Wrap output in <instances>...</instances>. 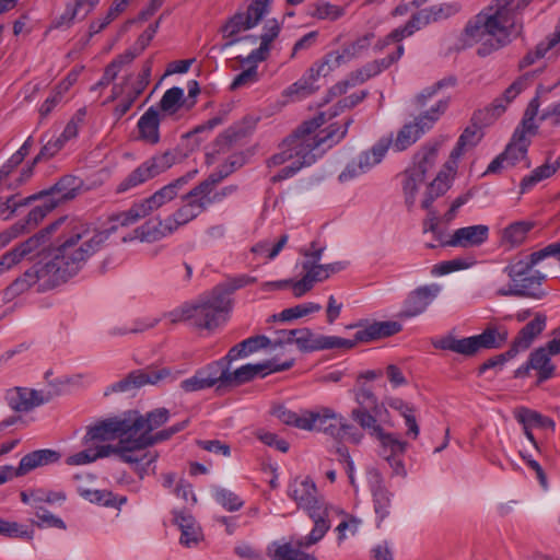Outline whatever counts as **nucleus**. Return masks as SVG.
<instances>
[{"mask_svg": "<svg viewBox=\"0 0 560 560\" xmlns=\"http://www.w3.org/2000/svg\"><path fill=\"white\" fill-rule=\"evenodd\" d=\"M273 0H252L246 9L237 10L220 27L222 37L226 39L223 48L231 47L242 40L252 43L259 42L257 48L253 49L247 56L237 57L242 66H248L247 69L238 73L231 83L232 90L249 86L259 80L257 65L267 60L276 42L280 36L282 24L275 18L265 21L259 36L249 35L241 37L240 34L256 27L261 20L269 13Z\"/></svg>", "mask_w": 560, "mask_h": 560, "instance_id": "nucleus-1", "label": "nucleus"}, {"mask_svg": "<svg viewBox=\"0 0 560 560\" xmlns=\"http://www.w3.org/2000/svg\"><path fill=\"white\" fill-rule=\"evenodd\" d=\"M324 122L325 117L319 114L305 121L293 136L282 142L279 151L268 160V166L287 165L272 176V182L288 179L303 167L314 164L327 150L346 137L351 120H347L343 126L330 125L320 129Z\"/></svg>", "mask_w": 560, "mask_h": 560, "instance_id": "nucleus-2", "label": "nucleus"}, {"mask_svg": "<svg viewBox=\"0 0 560 560\" xmlns=\"http://www.w3.org/2000/svg\"><path fill=\"white\" fill-rule=\"evenodd\" d=\"M528 0H493L469 20L462 33L464 48L476 47L479 57H487L504 48L521 33L516 13Z\"/></svg>", "mask_w": 560, "mask_h": 560, "instance_id": "nucleus-3", "label": "nucleus"}, {"mask_svg": "<svg viewBox=\"0 0 560 560\" xmlns=\"http://www.w3.org/2000/svg\"><path fill=\"white\" fill-rule=\"evenodd\" d=\"M107 237L106 231H101L91 224L79 223L62 236L55 254L68 273L74 277L86 261L101 249Z\"/></svg>", "mask_w": 560, "mask_h": 560, "instance_id": "nucleus-4", "label": "nucleus"}, {"mask_svg": "<svg viewBox=\"0 0 560 560\" xmlns=\"http://www.w3.org/2000/svg\"><path fill=\"white\" fill-rule=\"evenodd\" d=\"M197 170L170 182L155 190L152 195L135 201L128 209L122 210L112 217V231L118 228H128L135 225L140 220L158 212L160 209L173 202L185 188V186L196 176Z\"/></svg>", "mask_w": 560, "mask_h": 560, "instance_id": "nucleus-5", "label": "nucleus"}, {"mask_svg": "<svg viewBox=\"0 0 560 560\" xmlns=\"http://www.w3.org/2000/svg\"><path fill=\"white\" fill-rule=\"evenodd\" d=\"M185 425L186 422L175 424L168 431L156 433L155 436H147L139 433L126 436L121 443H117V446H110V456H118L120 460L129 464L139 477L143 479L149 474L154 472L153 464L156 460L155 452L149 451L148 446L168 439L172 434L183 430Z\"/></svg>", "mask_w": 560, "mask_h": 560, "instance_id": "nucleus-6", "label": "nucleus"}, {"mask_svg": "<svg viewBox=\"0 0 560 560\" xmlns=\"http://www.w3.org/2000/svg\"><path fill=\"white\" fill-rule=\"evenodd\" d=\"M548 257H556L560 262V241L529 255L528 262H517L504 268L511 280L509 291L503 293H518V296L540 298L539 288L545 280V275L533 268Z\"/></svg>", "mask_w": 560, "mask_h": 560, "instance_id": "nucleus-7", "label": "nucleus"}, {"mask_svg": "<svg viewBox=\"0 0 560 560\" xmlns=\"http://www.w3.org/2000/svg\"><path fill=\"white\" fill-rule=\"evenodd\" d=\"M295 345L301 352H315L330 349H352L353 343L347 338L316 334L310 328L282 329L273 339L272 351L281 353L284 360L293 357L291 346Z\"/></svg>", "mask_w": 560, "mask_h": 560, "instance_id": "nucleus-8", "label": "nucleus"}, {"mask_svg": "<svg viewBox=\"0 0 560 560\" xmlns=\"http://www.w3.org/2000/svg\"><path fill=\"white\" fill-rule=\"evenodd\" d=\"M72 278L66 267L60 262L56 254L48 261H38L26 269L8 288L9 291L19 295L32 288L37 291H46L68 281Z\"/></svg>", "mask_w": 560, "mask_h": 560, "instance_id": "nucleus-9", "label": "nucleus"}, {"mask_svg": "<svg viewBox=\"0 0 560 560\" xmlns=\"http://www.w3.org/2000/svg\"><path fill=\"white\" fill-rule=\"evenodd\" d=\"M324 247L311 245L310 250L304 253V258L296 267H301V279L292 282V294L295 298H302L308 293L316 283L330 278L331 275L345 270L348 266L346 261H336L331 264H320Z\"/></svg>", "mask_w": 560, "mask_h": 560, "instance_id": "nucleus-10", "label": "nucleus"}, {"mask_svg": "<svg viewBox=\"0 0 560 560\" xmlns=\"http://www.w3.org/2000/svg\"><path fill=\"white\" fill-rule=\"evenodd\" d=\"M539 101L537 97L533 98L524 114L521 126L514 131L511 142L508 144L501 155L506 161L508 166H514L521 162L524 167L529 168L530 162L527 159V150L530 143V137L536 133L537 125L535 117L538 113Z\"/></svg>", "mask_w": 560, "mask_h": 560, "instance_id": "nucleus-11", "label": "nucleus"}, {"mask_svg": "<svg viewBox=\"0 0 560 560\" xmlns=\"http://www.w3.org/2000/svg\"><path fill=\"white\" fill-rule=\"evenodd\" d=\"M506 340V332H500L497 329H486L482 334L456 338L454 335H445L432 341L436 349L448 350L463 355H472L481 349H491L500 347Z\"/></svg>", "mask_w": 560, "mask_h": 560, "instance_id": "nucleus-12", "label": "nucleus"}, {"mask_svg": "<svg viewBox=\"0 0 560 560\" xmlns=\"http://www.w3.org/2000/svg\"><path fill=\"white\" fill-rule=\"evenodd\" d=\"M65 219H59L40 232L32 235L24 242L16 244L10 250L0 256V276L12 270L23 260L33 259L45 248L50 233L56 231Z\"/></svg>", "mask_w": 560, "mask_h": 560, "instance_id": "nucleus-13", "label": "nucleus"}, {"mask_svg": "<svg viewBox=\"0 0 560 560\" xmlns=\"http://www.w3.org/2000/svg\"><path fill=\"white\" fill-rule=\"evenodd\" d=\"M231 306L232 301L213 289L192 303L194 325L206 329L215 328L226 320Z\"/></svg>", "mask_w": 560, "mask_h": 560, "instance_id": "nucleus-14", "label": "nucleus"}, {"mask_svg": "<svg viewBox=\"0 0 560 560\" xmlns=\"http://www.w3.org/2000/svg\"><path fill=\"white\" fill-rule=\"evenodd\" d=\"M390 144L392 136L381 138L369 150L351 160L339 174L338 180L345 184L369 173L384 160Z\"/></svg>", "mask_w": 560, "mask_h": 560, "instance_id": "nucleus-15", "label": "nucleus"}, {"mask_svg": "<svg viewBox=\"0 0 560 560\" xmlns=\"http://www.w3.org/2000/svg\"><path fill=\"white\" fill-rule=\"evenodd\" d=\"M458 10L459 7L456 3H444L418 11L412 14L411 19L404 26L397 27L389 33L386 37L385 44H388L389 42L400 43L404 38L411 36L415 32L428 25L430 22L448 18L455 14Z\"/></svg>", "mask_w": 560, "mask_h": 560, "instance_id": "nucleus-16", "label": "nucleus"}, {"mask_svg": "<svg viewBox=\"0 0 560 560\" xmlns=\"http://www.w3.org/2000/svg\"><path fill=\"white\" fill-rule=\"evenodd\" d=\"M126 436H132L128 417L122 419H108L90 427L82 443L94 446H117Z\"/></svg>", "mask_w": 560, "mask_h": 560, "instance_id": "nucleus-17", "label": "nucleus"}, {"mask_svg": "<svg viewBox=\"0 0 560 560\" xmlns=\"http://www.w3.org/2000/svg\"><path fill=\"white\" fill-rule=\"evenodd\" d=\"M288 495L308 516H314L317 511L330 508L319 494L314 480L308 476L294 478L288 487Z\"/></svg>", "mask_w": 560, "mask_h": 560, "instance_id": "nucleus-18", "label": "nucleus"}, {"mask_svg": "<svg viewBox=\"0 0 560 560\" xmlns=\"http://www.w3.org/2000/svg\"><path fill=\"white\" fill-rule=\"evenodd\" d=\"M174 162L175 156L170 152L152 156L151 159L141 163L126 178H124L118 184L117 191L125 192L142 185L149 179L171 168Z\"/></svg>", "mask_w": 560, "mask_h": 560, "instance_id": "nucleus-19", "label": "nucleus"}, {"mask_svg": "<svg viewBox=\"0 0 560 560\" xmlns=\"http://www.w3.org/2000/svg\"><path fill=\"white\" fill-rule=\"evenodd\" d=\"M70 182V178H63L58 182L50 191L42 195V205L34 207L27 214L25 221L19 222L25 223V232L35 228L59 202L72 199L75 196V188H68Z\"/></svg>", "mask_w": 560, "mask_h": 560, "instance_id": "nucleus-20", "label": "nucleus"}, {"mask_svg": "<svg viewBox=\"0 0 560 560\" xmlns=\"http://www.w3.org/2000/svg\"><path fill=\"white\" fill-rule=\"evenodd\" d=\"M464 152L456 147L452 150L448 160L444 163L435 178L428 184L421 199V207L429 209L435 199L443 196L452 185L453 179L457 173L458 161Z\"/></svg>", "mask_w": 560, "mask_h": 560, "instance_id": "nucleus-21", "label": "nucleus"}, {"mask_svg": "<svg viewBox=\"0 0 560 560\" xmlns=\"http://www.w3.org/2000/svg\"><path fill=\"white\" fill-rule=\"evenodd\" d=\"M294 362V357H288L285 360L280 361L276 354L273 358L260 363L244 364L233 372L229 371L228 384L241 385L254 380L257 376L264 377L271 373L285 371L291 369Z\"/></svg>", "mask_w": 560, "mask_h": 560, "instance_id": "nucleus-22", "label": "nucleus"}, {"mask_svg": "<svg viewBox=\"0 0 560 560\" xmlns=\"http://www.w3.org/2000/svg\"><path fill=\"white\" fill-rule=\"evenodd\" d=\"M178 375L179 372L174 373L171 369L166 368L148 372L136 371L130 373L127 377L106 387L104 395L108 396L113 393H127L147 384H158L159 382L167 378L175 381Z\"/></svg>", "mask_w": 560, "mask_h": 560, "instance_id": "nucleus-23", "label": "nucleus"}, {"mask_svg": "<svg viewBox=\"0 0 560 560\" xmlns=\"http://www.w3.org/2000/svg\"><path fill=\"white\" fill-rule=\"evenodd\" d=\"M140 225L122 237L124 243L139 242L153 244L173 235L165 217L149 215Z\"/></svg>", "mask_w": 560, "mask_h": 560, "instance_id": "nucleus-24", "label": "nucleus"}, {"mask_svg": "<svg viewBox=\"0 0 560 560\" xmlns=\"http://www.w3.org/2000/svg\"><path fill=\"white\" fill-rule=\"evenodd\" d=\"M59 394L60 390L51 388L37 390L27 387H14L7 392L5 399L13 410L26 412L50 401Z\"/></svg>", "mask_w": 560, "mask_h": 560, "instance_id": "nucleus-25", "label": "nucleus"}, {"mask_svg": "<svg viewBox=\"0 0 560 560\" xmlns=\"http://www.w3.org/2000/svg\"><path fill=\"white\" fill-rule=\"evenodd\" d=\"M366 481L373 498L378 526L390 514L394 494L387 489L382 472L375 467H370L366 470Z\"/></svg>", "mask_w": 560, "mask_h": 560, "instance_id": "nucleus-26", "label": "nucleus"}, {"mask_svg": "<svg viewBox=\"0 0 560 560\" xmlns=\"http://www.w3.org/2000/svg\"><path fill=\"white\" fill-rule=\"evenodd\" d=\"M441 292L442 285L439 283L418 287L408 294L398 316L400 318H412L423 314Z\"/></svg>", "mask_w": 560, "mask_h": 560, "instance_id": "nucleus-27", "label": "nucleus"}, {"mask_svg": "<svg viewBox=\"0 0 560 560\" xmlns=\"http://www.w3.org/2000/svg\"><path fill=\"white\" fill-rule=\"evenodd\" d=\"M194 194H197L195 187L182 197V203L178 208L165 215L173 234L206 211L200 197L194 196Z\"/></svg>", "mask_w": 560, "mask_h": 560, "instance_id": "nucleus-28", "label": "nucleus"}, {"mask_svg": "<svg viewBox=\"0 0 560 560\" xmlns=\"http://www.w3.org/2000/svg\"><path fill=\"white\" fill-rule=\"evenodd\" d=\"M306 417V431H319L332 438L338 435V427L343 418L341 413L328 407L307 410Z\"/></svg>", "mask_w": 560, "mask_h": 560, "instance_id": "nucleus-29", "label": "nucleus"}, {"mask_svg": "<svg viewBox=\"0 0 560 560\" xmlns=\"http://www.w3.org/2000/svg\"><path fill=\"white\" fill-rule=\"evenodd\" d=\"M225 175L211 174L207 179L195 186L197 194L203 202V207L207 210L214 203L222 202L225 198L233 195L236 191V186L230 185L217 189V185L224 178Z\"/></svg>", "mask_w": 560, "mask_h": 560, "instance_id": "nucleus-30", "label": "nucleus"}, {"mask_svg": "<svg viewBox=\"0 0 560 560\" xmlns=\"http://www.w3.org/2000/svg\"><path fill=\"white\" fill-rule=\"evenodd\" d=\"M488 238L489 226L486 224H476L455 230L447 245L462 248L478 247L485 244Z\"/></svg>", "mask_w": 560, "mask_h": 560, "instance_id": "nucleus-31", "label": "nucleus"}, {"mask_svg": "<svg viewBox=\"0 0 560 560\" xmlns=\"http://www.w3.org/2000/svg\"><path fill=\"white\" fill-rule=\"evenodd\" d=\"M527 86V78L521 77L516 79L503 93L501 97H498L493 101V103L487 107L483 112H480L479 115H485L483 124L489 125L493 120H495L499 116H501L508 105Z\"/></svg>", "mask_w": 560, "mask_h": 560, "instance_id": "nucleus-32", "label": "nucleus"}, {"mask_svg": "<svg viewBox=\"0 0 560 560\" xmlns=\"http://www.w3.org/2000/svg\"><path fill=\"white\" fill-rule=\"evenodd\" d=\"M127 417L132 435L139 433L145 434L147 436H153L151 432L168 420L170 412L165 408H159L149 412L147 416L132 412Z\"/></svg>", "mask_w": 560, "mask_h": 560, "instance_id": "nucleus-33", "label": "nucleus"}, {"mask_svg": "<svg viewBox=\"0 0 560 560\" xmlns=\"http://www.w3.org/2000/svg\"><path fill=\"white\" fill-rule=\"evenodd\" d=\"M401 329V324L395 320L373 322L362 329H359L355 332L354 338L348 339V341L352 342L353 347H355L360 342H370L372 340L396 335Z\"/></svg>", "mask_w": 560, "mask_h": 560, "instance_id": "nucleus-34", "label": "nucleus"}, {"mask_svg": "<svg viewBox=\"0 0 560 560\" xmlns=\"http://www.w3.org/2000/svg\"><path fill=\"white\" fill-rule=\"evenodd\" d=\"M60 454L52 450H37L23 456L18 468H14L16 477L24 476L30 471L49 464L57 463Z\"/></svg>", "mask_w": 560, "mask_h": 560, "instance_id": "nucleus-35", "label": "nucleus"}, {"mask_svg": "<svg viewBox=\"0 0 560 560\" xmlns=\"http://www.w3.org/2000/svg\"><path fill=\"white\" fill-rule=\"evenodd\" d=\"M303 549L305 547H298L296 539H292L290 541H272L268 546L267 552L272 560H318Z\"/></svg>", "mask_w": 560, "mask_h": 560, "instance_id": "nucleus-36", "label": "nucleus"}, {"mask_svg": "<svg viewBox=\"0 0 560 560\" xmlns=\"http://www.w3.org/2000/svg\"><path fill=\"white\" fill-rule=\"evenodd\" d=\"M174 522L182 533L179 541L183 546L192 548L202 539L201 528L189 513L175 512Z\"/></svg>", "mask_w": 560, "mask_h": 560, "instance_id": "nucleus-37", "label": "nucleus"}, {"mask_svg": "<svg viewBox=\"0 0 560 560\" xmlns=\"http://www.w3.org/2000/svg\"><path fill=\"white\" fill-rule=\"evenodd\" d=\"M427 176L423 171H415L410 167L401 174V187L406 205L411 208L416 205L420 191L425 185Z\"/></svg>", "mask_w": 560, "mask_h": 560, "instance_id": "nucleus-38", "label": "nucleus"}, {"mask_svg": "<svg viewBox=\"0 0 560 560\" xmlns=\"http://www.w3.org/2000/svg\"><path fill=\"white\" fill-rule=\"evenodd\" d=\"M139 139L149 144L160 141V114L154 107H150L138 120Z\"/></svg>", "mask_w": 560, "mask_h": 560, "instance_id": "nucleus-39", "label": "nucleus"}, {"mask_svg": "<svg viewBox=\"0 0 560 560\" xmlns=\"http://www.w3.org/2000/svg\"><path fill=\"white\" fill-rule=\"evenodd\" d=\"M330 508L317 511L314 513V516H310L314 522V527L305 537L296 539L298 547L310 548L311 546L320 541L326 533L330 528V523L328 522Z\"/></svg>", "mask_w": 560, "mask_h": 560, "instance_id": "nucleus-40", "label": "nucleus"}, {"mask_svg": "<svg viewBox=\"0 0 560 560\" xmlns=\"http://www.w3.org/2000/svg\"><path fill=\"white\" fill-rule=\"evenodd\" d=\"M441 145L442 141L438 140L422 145L413 155L412 163L409 167L415 171H423V175L427 176V173L436 164Z\"/></svg>", "mask_w": 560, "mask_h": 560, "instance_id": "nucleus-41", "label": "nucleus"}, {"mask_svg": "<svg viewBox=\"0 0 560 560\" xmlns=\"http://www.w3.org/2000/svg\"><path fill=\"white\" fill-rule=\"evenodd\" d=\"M84 450L69 455L66 458V464L69 466H82L94 463L98 458L110 456V446H94L91 443H83Z\"/></svg>", "mask_w": 560, "mask_h": 560, "instance_id": "nucleus-42", "label": "nucleus"}, {"mask_svg": "<svg viewBox=\"0 0 560 560\" xmlns=\"http://www.w3.org/2000/svg\"><path fill=\"white\" fill-rule=\"evenodd\" d=\"M546 316L537 314L533 320L522 328L513 347L520 351L527 349L534 339L545 329Z\"/></svg>", "mask_w": 560, "mask_h": 560, "instance_id": "nucleus-43", "label": "nucleus"}, {"mask_svg": "<svg viewBox=\"0 0 560 560\" xmlns=\"http://www.w3.org/2000/svg\"><path fill=\"white\" fill-rule=\"evenodd\" d=\"M289 241L288 234H282L278 240L265 238L252 246L250 252L259 257L270 261L273 260L284 248Z\"/></svg>", "mask_w": 560, "mask_h": 560, "instance_id": "nucleus-44", "label": "nucleus"}, {"mask_svg": "<svg viewBox=\"0 0 560 560\" xmlns=\"http://www.w3.org/2000/svg\"><path fill=\"white\" fill-rule=\"evenodd\" d=\"M448 107V100H440L429 110L419 115L413 125L417 126L418 131L423 136L425 132L431 130L435 122L442 117Z\"/></svg>", "mask_w": 560, "mask_h": 560, "instance_id": "nucleus-45", "label": "nucleus"}, {"mask_svg": "<svg viewBox=\"0 0 560 560\" xmlns=\"http://www.w3.org/2000/svg\"><path fill=\"white\" fill-rule=\"evenodd\" d=\"M373 34L368 33L351 44L347 45L342 51H332L330 52L331 56L339 57L338 58V65H342L345 62H348L354 58L361 57L370 47L371 42L373 39Z\"/></svg>", "mask_w": 560, "mask_h": 560, "instance_id": "nucleus-46", "label": "nucleus"}, {"mask_svg": "<svg viewBox=\"0 0 560 560\" xmlns=\"http://www.w3.org/2000/svg\"><path fill=\"white\" fill-rule=\"evenodd\" d=\"M528 361L529 366L538 372L539 381H546L552 376L555 365L551 363V355L542 347L533 351Z\"/></svg>", "mask_w": 560, "mask_h": 560, "instance_id": "nucleus-47", "label": "nucleus"}, {"mask_svg": "<svg viewBox=\"0 0 560 560\" xmlns=\"http://www.w3.org/2000/svg\"><path fill=\"white\" fill-rule=\"evenodd\" d=\"M338 58L327 54L323 59L315 62L303 75L313 86H317L316 82L320 77L328 75L334 69L339 67Z\"/></svg>", "mask_w": 560, "mask_h": 560, "instance_id": "nucleus-48", "label": "nucleus"}, {"mask_svg": "<svg viewBox=\"0 0 560 560\" xmlns=\"http://www.w3.org/2000/svg\"><path fill=\"white\" fill-rule=\"evenodd\" d=\"M83 499L90 503L107 508H119L127 502L126 497L117 498L112 491L106 489L83 490Z\"/></svg>", "mask_w": 560, "mask_h": 560, "instance_id": "nucleus-49", "label": "nucleus"}, {"mask_svg": "<svg viewBox=\"0 0 560 560\" xmlns=\"http://www.w3.org/2000/svg\"><path fill=\"white\" fill-rule=\"evenodd\" d=\"M272 415L282 423L292 425L300 430L306 431L307 425V409L300 410L299 412L288 409L284 406H277L272 409Z\"/></svg>", "mask_w": 560, "mask_h": 560, "instance_id": "nucleus-50", "label": "nucleus"}, {"mask_svg": "<svg viewBox=\"0 0 560 560\" xmlns=\"http://www.w3.org/2000/svg\"><path fill=\"white\" fill-rule=\"evenodd\" d=\"M375 439L380 443L383 458L386 455L402 456L406 451L407 443L398 439L396 434L383 431Z\"/></svg>", "mask_w": 560, "mask_h": 560, "instance_id": "nucleus-51", "label": "nucleus"}, {"mask_svg": "<svg viewBox=\"0 0 560 560\" xmlns=\"http://www.w3.org/2000/svg\"><path fill=\"white\" fill-rule=\"evenodd\" d=\"M421 137L417 126L409 122L399 129L395 139L392 138L390 147H393L395 151L400 152L416 143Z\"/></svg>", "mask_w": 560, "mask_h": 560, "instance_id": "nucleus-52", "label": "nucleus"}, {"mask_svg": "<svg viewBox=\"0 0 560 560\" xmlns=\"http://www.w3.org/2000/svg\"><path fill=\"white\" fill-rule=\"evenodd\" d=\"M199 371L210 387H213L217 384L229 385V369L224 365V360L212 362L207 366L199 369Z\"/></svg>", "mask_w": 560, "mask_h": 560, "instance_id": "nucleus-53", "label": "nucleus"}, {"mask_svg": "<svg viewBox=\"0 0 560 560\" xmlns=\"http://www.w3.org/2000/svg\"><path fill=\"white\" fill-rule=\"evenodd\" d=\"M532 225L524 221L510 224L502 231V243L511 247L521 245L527 236Z\"/></svg>", "mask_w": 560, "mask_h": 560, "instance_id": "nucleus-54", "label": "nucleus"}, {"mask_svg": "<svg viewBox=\"0 0 560 560\" xmlns=\"http://www.w3.org/2000/svg\"><path fill=\"white\" fill-rule=\"evenodd\" d=\"M310 14L319 20L336 21L345 14V10L325 0H318L310 5Z\"/></svg>", "mask_w": 560, "mask_h": 560, "instance_id": "nucleus-55", "label": "nucleus"}, {"mask_svg": "<svg viewBox=\"0 0 560 560\" xmlns=\"http://www.w3.org/2000/svg\"><path fill=\"white\" fill-rule=\"evenodd\" d=\"M352 419L358 422V424L369 432V434L373 438H376L381 434L384 429L378 423L377 419L369 412L368 409L364 408H354L351 411Z\"/></svg>", "mask_w": 560, "mask_h": 560, "instance_id": "nucleus-56", "label": "nucleus"}, {"mask_svg": "<svg viewBox=\"0 0 560 560\" xmlns=\"http://www.w3.org/2000/svg\"><path fill=\"white\" fill-rule=\"evenodd\" d=\"M553 175V168L548 165H540L534 168L528 175L524 176L520 183V194H526L538 183L550 178Z\"/></svg>", "mask_w": 560, "mask_h": 560, "instance_id": "nucleus-57", "label": "nucleus"}, {"mask_svg": "<svg viewBox=\"0 0 560 560\" xmlns=\"http://www.w3.org/2000/svg\"><path fill=\"white\" fill-rule=\"evenodd\" d=\"M322 310V305L315 302H305L295 306L284 308L279 314V319L287 322L308 316L311 314L318 313Z\"/></svg>", "mask_w": 560, "mask_h": 560, "instance_id": "nucleus-58", "label": "nucleus"}, {"mask_svg": "<svg viewBox=\"0 0 560 560\" xmlns=\"http://www.w3.org/2000/svg\"><path fill=\"white\" fill-rule=\"evenodd\" d=\"M183 100L184 90L182 88L174 86L165 91L160 101V107L167 114H174L182 107Z\"/></svg>", "mask_w": 560, "mask_h": 560, "instance_id": "nucleus-59", "label": "nucleus"}, {"mask_svg": "<svg viewBox=\"0 0 560 560\" xmlns=\"http://www.w3.org/2000/svg\"><path fill=\"white\" fill-rule=\"evenodd\" d=\"M213 497L220 505L230 512L240 510L244 504V501L236 493L224 488L215 489Z\"/></svg>", "mask_w": 560, "mask_h": 560, "instance_id": "nucleus-60", "label": "nucleus"}, {"mask_svg": "<svg viewBox=\"0 0 560 560\" xmlns=\"http://www.w3.org/2000/svg\"><path fill=\"white\" fill-rule=\"evenodd\" d=\"M255 278L248 277L246 275H242L235 278L228 279L225 282L217 285L214 289L221 294L224 295L228 300H231V295L238 289L253 283Z\"/></svg>", "mask_w": 560, "mask_h": 560, "instance_id": "nucleus-61", "label": "nucleus"}, {"mask_svg": "<svg viewBox=\"0 0 560 560\" xmlns=\"http://www.w3.org/2000/svg\"><path fill=\"white\" fill-rule=\"evenodd\" d=\"M156 323H158V319H152V320H137L133 323L132 326L117 325V326L112 327L108 330V334L113 337H119V336H125V335L131 334V332H142L147 329L154 327L156 325Z\"/></svg>", "mask_w": 560, "mask_h": 560, "instance_id": "nucleus-62", "label": "nucleus"}, {"mask_svg": "<svg viewBox=\"0 0 560 560\" xmlns=\"http://www.w3.org/2000/svg\"><path fill=\"white\" fill-rule=\"evenodd\" d=\"M361 525V518L351 515H346V517L336 528V530L338 532V542H342L349 536L357 535Z\"/></svg>", "mask_w": 560, "mask_h": 560, "instance_id": "nucleus-63", "label": "nucleus"}, {"mask_svg": "<svg viewBox=\"0 0 560 560\" xmlns=\"http://www.w3.org/2000/svg\"><path fill=\"white\" fill-rule=\"evenodd\" d=\"M318 86H313L310 81H307L304 77L300 80L291 84L284 92L287 96L294 97L296 100L304 98L311 94H313Z\"/></svg>", "mask_w": 560, "mask_h": 560, "instance_id": "nucleus-64", "label": "nucleus"}]
</instances>
